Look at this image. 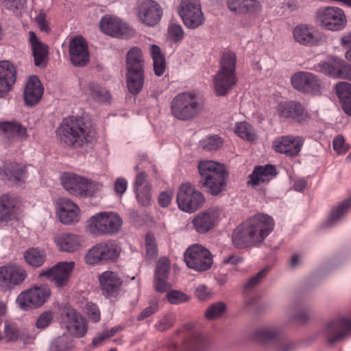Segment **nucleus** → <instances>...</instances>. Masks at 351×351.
Listing matches in <instances>:
<instances>
[{"mask_svg": "<svg viewBox=\"0 0 351 351\" xmlns=\"http://www.w3.org/2000/svg\"><path fill=\"white\" fill-rule=\"evenodd\" d=\"M274 226L271 216L263 213L255 214L237 226L232 234V242L238 248L260 245Z\"/></svg>", "mask_w": 351, "mask_h": 351, "instance_id": "f257e3e1", "label": "nucleus"}, {"mask_svg": "<svg viewBox=\"0 0 351 351\" xmlns=\"http://www.w3.org/2000/svg\"><path fill=\"white\" fill-rule=\"evenodd\" d=\"M56 132L62 143L73 148H80L92 143L96 135L90 121L73 116L64 118Z\"/></svg>", "mask_w": 351, "mask_h": 351, "instance_id": "f03ea898", "label": "nucleus"}, {"mask_svg": "<svg viewBox=\"0 0 351 351\" xmlns=\"http://www.w3.org/2000/svg\"><path fill=\"white\" fill-rule=\"evenodd\" d=\"M237 56L234 52L225 51L220 59V67L213 76V90L217 96H225L237 84Z\"/></svg>", "mask_w": 351, "mask_h": 351, "instance_id": "7ed1b4c3", "label": "nucleus"}, {"mask_svg": "<svg viewBox=\"0 0 351 351\" xmlns=\"http://www.w3.org/2000/svg\"><path fill=\"white\" fill-rule=\"evenodd\" d=\"M198 169L204 178V185L213 195H219L226 186L227 173L225 167L213 160H205L199 163Z\"/></svg>", "mask_w": 351, "mask_h": 351, "instance_id": "20e7f679", "label": "nucleus"}, {"mask_svg": "<svg viewBox=\"0 0 351 351\" xmlns=\"http://www.w3.org/2000/svg\"><path fill=\"white\" fill-rule=\"evenodd\" d=\"M122 223L119 214L104 211L94 215L87 221L86 230L95 236L112 235L119 231Z\"/></svg>", "mask_w": 351, "mask_h": 351, "instance_id": "39448f33", "label": "nucleus"}, {"mask_svg": "<svg viewBox=\"0 0 351 351\" xmlns=\"http://www.w3.org/2000/svg\"><path fill=\"white\" fill-rule=\"evenodd\" d=\"M202 103L192 93H182L171 101V111L173 117L182 121H187L197 116L202 110Z\"/></svg>", "mask_w": 351, "mask_h": 351, "instance_id": "423d86ee", "label": "nucleus"}, {"mask_svg": "<svg viewBox=\"0 0 351 351\" xmlns=\"http://www.w3.org/2000/svg\"><path fill=\"white\" fill-rule=\"evenodd\" d=\"M330 345L345 341L351 337V318L340 316L329 320L322 330Z\"/></svg>", "mask_w": 351, "mask_h": 351, "instance_id": "0eeeda50", "label": "nucleus"}, {"mask_svg": "<svg viewBox=\"0 0 351 351\" xmlns=\"http://www.w3.org/2000/svg\"><path fill=\"white\" fill-rule=\"evenodd\" d=\"M315 19L324 29L330 31H339L343 29L347 23L343 10L334 6L318 9Z\"/></svg>", "mask_w": 351, "mask_h": 351, "instance_id": "6e6552de", "label": "nucleus"}, {"mask_svg": "<svg viewBox=\"0 0 351 351\" xmlns=\"http://www.w3.org/2000/svg\"><path fill=\"white\" fill-rule=\"evenodd\" d=\"M178 10L187 28L194 29L204 23L205 18L199 0H181Z\"/></svg>", "mask_w": 351, "mask_h": 351, "instance_id": "1a4fd4ad", "label": "nucleus"}, {"mask_svg": "<svg viewBox=\"0 0 351 351\" xmlns=\"http://www.w3.org/2000/svg\"><path fill=\"white\" fill-rule=\"evenodd\" d=\"M184 260L188 267L198 271L208 270L213 263L210 251L199 244L192 245L186 249Z\"/></svg>", "mask_w": 351, "mask_h": 351, "instance_id": "9d476101", "label": "nucleus"}, {"mask_svg": "<svg viewBox=\"0 0 351 351\" xmlns=\"http://www.w3.org/2000/svg\"><path fill=\"white\" fill-rule=\"evenodd\" d=\"M314 70L334 78L351 80V64H348L343 59L338 57H328L315 65Z\"/></svg>", "mask_w": 351, "mask_h": 351, "instance_id": "9b49d317", "label": "nucleus"}, {"mask_svg": "<svg viewBox=\"0 0 351 351\" xmlns=\"http://www.w3.org/2000/svg\"><path fill=\"white\" fill-rule=\"evenodd\" d=\"M204 202L202 193L197 191L189 183L180 185L177 194L178 208L186 213H193Z\"/></svg>", "mask_w": 351, "mask_h": 351, "instance_id": "f8f14e48", "label": "nucleus"}, {"mask_svg": "<svg viewBox=\"0 0 351 351\" xmlns=\"http://www.w3.org/2000/svg\"><path fill=\"white\" fill-rule=\"evenodd\" d=\"M297 43L305 47H317L326 42V36L313 25L301 23L295 25L292 32Z\"/></svg>", "mask_w": 351, "mask_h": 351, "instance_id": "ddd939ff", "label": "nucleus"}, {"mask_svg": "<svg viewBox=\"0 0 351 351\" xmlns=\"http://www.w3.org/2000/svg\"><path fill=\"white\" fill-rule=\"evenodd\" d=\"M119 255L116 245L111 242H101L88 250L84 261L88 265H95L108 261L115 260Z\"/></svg>", "mask_w": 351, "mask_h": 351, "instance_id": "4468645a", "label": "nucleus"}, {"mask_svg": "<svg viewBox=\"0 0 351 351\" xmlns=\"http://www.w3.org/2000/svg\"><path fill=\"white\" fill-rule=\"evenodd\" d=\"M61 319L62 324L71 336L80 338L86 334L88 322L75 309L71 307L65 308L62 313Z\"/></svg>", "mask_w": 351, "mask_h": 351, "instance_id": "2eb2a0df", "label": "nucleus"}, {"mask_svg": "<svg viewBox=\"0 0 351 351\" xmlns=\"http://www.w3.org/2000/svg\"><path fill=\"white\" fill-rule=\"evenodd\" d=\"M51 294L50 289L47 287H35L21 293L16 302L23 310H28L43 305Z\"/></svg>", "mask_w": 351, "mask_h": 351, "instance_id": "dca6fc26", "label": "nucleus"}, {"mask_svg": "<svg viewBox=\"0 0 351 351\" xmlns=\"http://www.w3.org/2000/svg\"><path fill=\"white\" fill-rule=\"evenodd\" d=\"M137 16L144 25L153 27L160 22L162 9L155 1L143 0L137 8Z\"/></svg>", "mask_w": 351, "mask_h": 351, "instance_id": "f3484780", "label": "nucleus"}, {"mask_svg": "<svg viewBox=\"0 0 351 351\" xmlns=\"http://www.w3.org/2000/svg\"><path fill=\"white\" fill-rule=\"evenodd\" d=\"M27 276L26 271L16 264L0 267V287L11 289L21 284Z\"/></svg>", "mask_w": 351, "mask_h": 351, "instance_id": "a211bd4d", "label": "nucleus"}, {"mask_svg": "<svg viewBox=\"0 0 351 351\" xmlns=\"http://www.w3.org/2000/svg\"><path fill=\"white\" fill-rule=\"evenodd\" d=\"M75 263L70 262H60L53 267L40 272V276H46L54 282L58 287H62L67 283L70 274L73 271Z\"/></svg>", "mask_w": 351, "mask_h": 351, "instance_id": "6ab92c4d", "label": "nucleus"}, {"mask_svg": "<svg viewBox=\"0 0 351 351\" xmlns=\"http://www.w3.org/2000/svg\"><path fill=\"white\" fill-rule=\"evenodd\" d=\"M292 86L296 90L316 95L320 92V84L317 77L309 72L300 71L291 76Z\"/></svg>", "mask_w": 351, "mask_h": 351, "instance_id": "aec40b11", "label": "nucleus"}, {"mask_svg": "<svg viewBox=\"0 0 351 351\" xmlns=\"http://www.w3.org/2000/svg\"><path fill=\"white\" fill-rule=\"evenodd\" d=\"M69 56L72 64L76 66H84L89 61L87 44L82 36L72 38L69 43Z\"/></svg>", "mask_w": 351, "mask_h": 351, "instance_id": "412c9836", "label": "nucleus"}, {"mask_svg": "<svg viewBox=\"0 0 351 351\" xmlns=\"http://www.w3.org/2000/svg\"><path fill=\"white\" fill-rule=\"evenodd\" d=\"M304 140L300 136H283L274 141V148L279 153L289 156H297L303 145Z\"/></svg>", "mask_w": 351, "mask_h": 351, "instance_id": "4be33fe9", "label": "nucleus"}, {"mask_svg": "<svg viewBox=\"0 0 351 351\" xmlns=\"http://www.w3.org/2000/svg\"><path fill=\"white\" fill-rule=\"evenodd\" d=\"M218 208H211L196 215L192 223L195 230L199 233H206L215 226L220 215Z\"/></svg>", "mask_w": 351, "mask_h": 351, "instance_id": "5701e85b", "label": "nucleus"}, {"mask_svg": "<svg viewBox=\"0 0 351 351\" xmlns=\"http://www.w3.org/2000/svg\"><path fill=\"white\" fill-rule=\"evenodd\" d=\"M16 80V70L10 62L0 61V98L12 90Z\"/></svg>", "mask_w": 351, "mask_h": 351, "instance_id": "b1692460", "label": "nucleus"}, {"mask_svg": "<svg viewBox=\"0 0 351 351\" xmlns=\"http://www.w3.org/2000/svg\"><path fill=\"white\" fill-rule=\"evenodd\" d=\"M101 289L104 295L109 299L115 298L122 284V280L117 273L111 271L103 272L99 278Z\"/></svg>", "mask_w": 351, "mask_h": 351, "instance_id": "393cba45", "label": "nucleus"}, {"mask_svg": "<svg viewBox=\"0 0 351 351\" xmlns=\"http://www.w3.org/2000/svg\"><path fill=\"white\" fill-rule=\"evenodd\" d=\"M57 214L63 224H71L79 220V208L68 198H60L58 200Z\"/></svg>", "mask_w": 351, "mask_h": 351, "instance_id": "a878e982", "label": "nucleus"}, {"mask_svg": "<svg viewBox=\"0 0 351 351\" xmlns=\"http://www.w3.org/2000/svg\"><path fill=\"white\" fill-rule=\"evenodd\" d=\"M44 92V88L36 75L30 76L25 84L23 98L26 106H33L40 100Z\"/></svg>", "mask_w": 351, "mask_h": 351, "instance_id": "bb28decb", "label": "nucleus"}, {"mask_svg": "<svg viewBox=\"0 0 351 351\" xmlns=\"http://www.w3.org/2000/svg\"><path fill=\"white\" fill-rule=\"evenodd\" d=\"M18 203L15 197L8 193L0 195V224H8L16 218Z\"/></svg>", "mask_w": 351, "mask_h": 351, "instance_id": "cd10ccee", "label": "nucleus"}, {"mask_svg": "<svg viewBox=\"0 0 351 351\" xmlns=\"http://www.w3.org/2000/svg\"><path fill=\"white\" fill-rule=\"evenodd\" d=\"M277 175L276 167L271 165L256 166L248 176V186H256L267 184Z\"/></svg>", "mask_w": 351, "mask_h": 351, "instance_id": "c85d7f7f", "label": "nucleus"}, {"mask_svg": "<svg viewBox=\"0 0 351 351\" xmlns=\"http://www.w3.org/2000/svg\"><path fill=\"white\" fill-rule=\"evenodd\" d=\"M53 241L60 251L67 252L77 250L82 243L80 236L68 232L56 234L53 237Z\"/></svg>", "mask_w": 351, "mask_h": 351, "instance_id": "c756f323", "label": "nucleus"}, {"mask_svg": "<svg viewBox=\"0 0 351 351\" xmlns=\"http://www.w3.org/2000/svg\"><path fill=\"white\" fill-rule=\"evenodd\" d=\"M228 9L236 14L256 15L261 11L258 0H226Z\"/></svg>", "mask_w": 351, "mask_h": 351, "instance_id": "7c9ffc66", "label": "nucleus"}, {"mask_svg": "<svg viewBox=\"0 0 351 351\" xmlns=\"http://www.w3.org/2000/svg\"><path fill=\"white\" fill-rule=\"evenodd\" d=\"M101 30L111 36L121 37L125 33V25L114 16L106 14L100 20Z\"/></svg>", "mask_w": 351, "mask_h": 351, "instance_id": "2f4dec72", "label": "nucleus"}, {"mask_svg": "<svg viewBox=\"0 0 351 351\" xmlns=\"http://www.w3.org/2000/svg\"><path fill=\"white\" fill-rule=\"evenodd\" d=\"M62 186L71 195L82 196L85 178L80 175L64 172L60 176Z\"/></svg>", "mask_w": 351, "mask_h": 351, "instance_id": "473e14b6", "label": "nucleus"}, {"mask_svg": "<svg viewBox=\"0 0 351 351\" xmlns=\"http://www.w3.org/2000/svg\"><path fill=\"white\" fill-rule=\"evenodd\" d=\"M170 271V263L168 258H161L156 264L155 269V287L158 292H164L169 288L167 282Z\"/></svg>", "mask_w": 351, "mask_h": 351, "instance_id": "72a5a7b5", "label": "nucleus"}, {"mask_svg": "<svg viewBox=\"0 0 351 351\" xmlns=\"http://www.w3.org/2000/svg\"><path fill=\"white\" fill-rule=\"evenodd\" d=\"M28 34V42L31 46L35 64L43 67L46 64L48 47L40 40L34 32H29Z\"/></svg>", "mask_w": 351, "mask_h": 351, "instance_id": "f704fd0d", "label": "nucleus"}, {"mask_svg": "<svg viewBox=\"0 0 351 351\" xmlns=\"http://www.w3.org/2000/svg\"><path fill=\"white\" fill-rule=\"evenodd\" d=\"M351 207V198H348L332 208L325 222V226L332 228L339 224Z\"/></svg>", "mask_w": 351, "mask_h": 351, "instance_id": "c9c22d12", "label": "nucleus"}, {"mask_svg": "<svg viewBox=\"0 0 351 351\" xmlns=\"http://www.w3.org/2000/svg\"><path fill=\"white\" fill-rule=\"evenodd\" d=\"M4 337L10 341H16L19 339L24 343H29L35 339V335H26L25 332H21L16 324L6 321L4 324Z\"/></svg>", "mask_w": 351, "mask_h": 351, "instance_id": "e433bc0d", "label": "nucleus"}, {"mask_svg": "<svg viewBox=\"0 0 351 351\" xmlns=\"http://www.w3.org/2000/svg\"><path fill=\"white\" fill-rule=\"evenodd\" d=\"M336 94L345 113L351 116V84L345 82L337 83Z\"/></svg>", "mask_w": 351, "mask_h": 351, "instance_id": "4c0bfd02", "label": "nucleus"}, {"mask_svg": "<svg viewBox=\"0 0 351 351\" xmlns=\"http://www.w3.org/2000/svg\"><path fill=\"white\" fill-rule=\"evenodd\" d=\"M0 130L8 139L15 138H24L27 136L26 128L15 121H5L0 123Z\"/></svg>", "mask_w": 351, "mask_h": 351, "instance_id": "58836bf2", "label": "nucleus"}, {"mask_svg": "<svg viewBox=\"0 0 351 351\" xmlns=\"http://www.w3.org/2000/svg\"><path fill=\"white\" fill-rule=\"evenodd\" d=\"M126 79L129 92L134 95H138L143 87L145 80L144 71H127Z\"/></svg>", "mask_w": 351, "mask_h": 351, "instance_id": "ea45409f", "label": "nucleus"}, {"mask_svg": "<svg viewBox=\"0 0 351 351\" xmlns=\"http://www.w3.org/2000/svg\"><path fill=\"white\" fill-rule=\"evenodd\" d=\"M143 53L138 47L131 48L126 56L127 71H143Z\"/></svg>", "mask_w": 351, "mask_h": 351, "instance_id": "a19ab883", "label": "nucleus"}, {"mask_svg": "<svg viewBox=\"0 0 351 351\" xmlns=\"http://www.w3.org/2000/svg\"><path fill=\"white\" fill-rule=\"evenodd\" d=\"M5 174L10 180L18 182L26 178V166L16 162H10L4 165Z\"/></svg>", "mask_w": 351, "mask_h": 351, "instance_id": "79ce46f5", "label": "nucleus"}, {"mask_svg": "<svg viewBox=\"0 0 351 351\" xmlns=\"http://www.w3.org/2000/svg\"><path fill=\"white\" fill-rule=\"evenodd\" d=\"M149 51L153 60L154 73L157 76H161L166 69L165 56L162 54L160 48L156 45H152Z\"/></svg>", "mask_w": 351, "mask_h": 351, "instance_id": "37998d69", "label": "nucleus"}, {"mask_svg": "<svg viewBox=\"0 0 351 351\" xmlns=\"http://www.w3.org/2000/svg\"><path fill=\"white\" fill-rule=\"evenodd\" d=\"M23 257L29 265L38 267L43 265L46 258V254L43 250L32 247L24 252Z\"/></svg>", "mask_w": 351, "mask_h": 351, "instance_id": "c03bdc74", "label": "nucleus"}, {"mask_svg": "<svg viewBox=\"0 0 351 351\" xmlns=\"http://www.w3.org/2000/svg\"><path fill=\"white\" fill-rule=\"evenodd\" d=\"M234 131L238 136L248 141H253L257 137L253 127L246 121L236 123Z\"/></svg>", "mask_w": 351, "mask_h": 351, "instance_id": "a18cd8bd", "label": "nucleus"}, {"mask_svg": "<svg viewBox=\"0 0 351 351\" xmlns=\"http://www.w3.org/2000/svg\"><path fill=\"white\" fill-rule=\"evenodd\" d=\"M278 334L275 328L266 326L256 330L253 333V338L261 343H265L276 339Z\"/></svg>", "mask_w": 351, "mask_h": 351, "instance_id": "49530a36", "label": "nucleus"}, {"mask_svg": "<svg viewBox=\"0 0 351 351\" xmlns=\"http://www.w3.org/2000/svg\"><path fill=\"white\" fill-rule=\"evenodd\" d=\"M73 347V340L67 334L55 338L51 343L50 351H67Z\"/></svg>", "mask_w": 351, "mask_h": 351, "instance_id": "de8ad7c7", "label": "nucleus"}, {"mask_svg": "<svg viewBox=\"0 0 351 351\" xmlns=\"http://www.w3.org/2000/svg\"><path fill=\"white\" fill-rule=\"evenodd\" d=\"M88 90L92 97L98 101L108 102L110 99L109 91L94 82L89 84Z\"/></svg>", "mask_w": 351, "mask_h": 351, "instance_id": "09e8293b", "label": "nucleus"}, {"mask_svg": "<svg viewBox=\"0 0 351 351\" xmlns=\"http://www.w3.org/2000/svg\"><path fill=\"white\" fill-rule=\"evenodd\" d=\"M223 141L217 134L210 135L199 142L200 146L206 150L218 149L222 145Z\"/></svg>", "mask_w": 351, "mask_h": 351, "instance_id": "8fccbe9b", "label": "nucleus"}, {"mask_svg": "<svg viewBox=\"0 0 351 351\" xmlns=\"http://www.w3.org/2000/svg\"><path fill=\"white\" fill-rule=\"evenodd\" d=\"M291 119L298 122L303 121L307 117L308 113L304 106L300 102L291 101Z\"/></svg>", "mask_w": 351, "mask_h": 351, "instance_id": "3c124183", "label": "nucleus"}, {"mask_svg": "<svg viewBox=\"0 0 351 351\" xmlns=\"http://www.w3.org/2000/svg\"><path fill=\"white\" fill-rule=\"evenodd\" d=\"M84 191L82 196L92 197L102 190L103 184L97 181H91L85 178Z\"/></svg>", "mask_w": 351, "mask_h": 351, "instance_id": "603ef678", "label": "nucleus"}, {"mask_svg": "<svg viewBox=\"0 0 351 351\" xmlns=\"http://www.w3.org/2000/svg\"><path fill=\"white\" fill-rule=\"evenodd\" d=\"M226 310V305L223 302H217L210 305L205 312L207 319H213L221 316Z\"/></svg>", "mask_w": 351, "mask_h": 351, "instance_id": "864d4df0", "label": "nucleus"}, {"mask_svg": "<svg viewBox=\"0 0 351 351\" xmlns=\"http://www.w3.org/2000/svg\"><path fill=\"white\" fill-rule=\"evenodd\" d=\"M138 202L143 206H148L151 203V187L145 186V189L134 190Z\"/></svg>", "mask_w": 351, "mask_h": 351, "instance_id": "5fc2aeb1", "label": "nucleus"}, {"mask_svg": "<svg viewBox=\"0 0 351 351\" xmlns=\"http://www.w3.org/2000/svg\"><path fill=\"white\" fill-rule=\"evenodd\" d=\"M53 319V313L51 311L42 313L36 322V327L38 329L43 330L48 327Z\"/></svg>", "mask_w": 351, "mask_h": 351, "instance_id": "6e6d98bb", "label": "nucleus"}, {"mask_svg": "<svg viewBox=\"0 0 351 351\" xmlns=\"http://www.w3.org/2000/svg\"><path fill=\"white\" fill-rule=\"evenodd\" d=\"M168 34L174 42H180L184 38V30L180 25L171 23L168 27Z\"/></svg>", "mask_w": 351, "mask_h": 351, "instance_id": "4d7b16f0", "label": "nucleus"}, {"mask_svg": "<svg viewBox=\"0 0 351 351\" xmlns=\"http://www.w3.org/2000/svg\"><path fill=\"white\" fill-rule=\"evenodd\" d=\"M146 256L149 258H154L157 254V245L154 236L148 233L145 239Z\"/></svg>", "mask_w": 351, "mask_h": 351, "instance_id": "13d9d810", "label": "nucleus"}, {"mask_svg": "<svg viewBox=\"0 0 351 351\" xmlns=\"http://www.w3.org/2000/svg\"><path fill=\"white\" fill-rule=\"evenodd\" d=\"M167 298L171 304H178L188 300L186 294L179 291H171L167 295Z\"/></svg>", "mask_w": 351, "mask_h": 351, "instance_id": "bf43d9fd", "label": "nucleus"}, {"mask_svg": "<svg viewBox=\"0 0 351 351\" xmlns=\"http://www.w3.org/2000/svg\"><path fill=\"white\" fill-rule=\"evenodd\" d=\"M3 6L14 12H21L25 7L26 0H1Z\"/></svg>", "mask_w": 351, "mask_h": 351, "instance_id": "052dcab7", "label": "nucleus"}, {"mask_svg": "<svg viewBox=\"0 0 351 351\" xmlns=\"http://www.w3.org/2000/svg\"><path fill=\"white\" fill-rule=\"evenodd\" d=\"M86 310L88 317L93 322H98L100 320V311L95 304L88 302L86 305Z\"/></svg>", "mask_w": 351, "mask_h": 351, "instance_id": "680f3d73", "label": "nucleus"}, {"mask_svg": "<svg viewBox=\"0 0 351 351\" xmlns=\"http://www.w3.org/2000/svg\"><path fill=\"white\" fill-rule=\"evenodd\" d=\"M296 308L298 312L293 315V320L301 323H304L309 320L311 315L308 308L300 305L297 306Z\"/></svg>", "mask_w": 351, "mask_h": 351, "instance_id": "e2e57ef3", "label": "nucleus"}, {"mask_svg": "<svg viewBox=\"0 0 351 351\" xmlns=\"http://www.w3.org/2000/svg\"><path fill=\"white\" fill-rule=\"evenodd\" d=\"M291 101L280 102L277 106V112L279 117L285 119H291Z\"/></svg>", "mask_w": 351, "mask_h": 351, "instance_id": "0e129e2a", "label": "nucleus"}, {"mask_svg": "<svg viewBox=\"0 0 351 351\" xmlns=\"http://www.w3.org/2000/svg\"><path fill=\"white\" fill-rule=\"evenodd\" d=\"M145 186L151 187L150 184L147 181V176L144 171H141L137 173L135 182L134 184V188L135 189H145Z\"/></svg>", "mask_w": 351, "mask_h": 351, "instance_id": "69168bd1", "label": "nucleus"}, {"mask_svg": "<svg viewBox=\"0 0 351 351\" xmlns=\"http://www.w3.org/2000/svg\"><path fill=\"white\" fill-rule=\"evenodd\" d=\"M267 269L265 268L260 271L258 274H256L255 276L252 277L250 279L247 280V282L245 283L244 288L245 289H250L255 287L259 281L263 278V277L265 276L267 273Z\"/></svg>", "mask_w": 351, "mask_h": 351, "instance_id": "338daca9", "label": "nucleus"}, {"mask_svg": "<svg viewBox=\"0 0 351 351\" xmlns=\"http://www.w3.org/2000/svg\"><path fill=\"white\" fill-rule=\"evenodd\" d=\"M341 45L347 49L345 53L346 58L351 62V32L344 34L341 38Z\"/></svg>", "mask_w": 351, "mask_h": 351, "instance_id": "774afa93", "label": "nucleus"}]
</instances>
